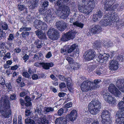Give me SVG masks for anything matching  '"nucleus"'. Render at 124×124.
Listing matches in <instances>:
<instances>
[{"mask_svg":"<svg viewBox=\"0 0 124 124\" xmlns=\"http://www.w3.org/2000/svg\"><path fill=\"white\" fill-rule=\"evenodd\" d=\"M81 65L80 64L77 62H75L73 64V66L71 68L72 70H77L79 69Z\"/></svg>","mask_w":124,"mask_h":124,"instance_id":"a19ab883","label":"nucleus"},{"mask_svg":"<svg viewBox=\"0 0 124 124\" xmlns=\"http://www.w3.org/2000/svg\"><path fill=\"white\" fill-rule=\"evenodd\" d=\"M66 60L68 61L69 63L70 64H71L73 63L74 60L72 58L70 57H66Z\"/></svg>","mask_w":124,"mask_h":124,"instance_id":"052dcab7","label":"nucleus"},{"mask_svg":"<svg viewBox=\"0 0 124 124\" xmlns=\"http://www.w3.org/2000/svg\"><path fill=\"white\" fill-rule=\"evenodd\" d=\"M55 24L56 28L60 31H64L67 27V23L62 21L56 22Z\"/></svg>","mask_w":124,"mask_h":124,"instance_id":"f8f14e48","label":"nucleus"},{"mask_svg":"<svg viewBox=\"0 0 124 124\" xmlns=\"http://www.w3.org/2000/svg\"><path fill=\"white\" fill-rule=\"evenodd\" d=\"M109 57V55L107 54H102L99 53L97 54L96 57L94 59V60H96L100 63H104L107 61Z\"/></svg>","mask_w":124,"mask_h":124,"instance_id":"1a4fd4ad","label":"nucleus"},{"mask_svg":"<svg viewBox=\"0 0 124 124\" xmlns=\"http://www.w3.org/2000/svg\"><path fill=\"white\" fill-rule=\"evenodd\" d=\"M14 38L15 37L13 34H10L7 39L8 41L7 42L8 44L10 46L12 44V42Z\"/></svg>","mask_w":124,"mask_h":124,"instance_id":"a878e982","label":"nucleus"},{"mask_svg":"<svg viewBox=\"0 0 124 124\" xmlns=\"http://www.w3.org/2000/svg\"><path fill=\"white\" fill-rule=\"evenodd\" d=\"M96 0H82V4L78 6L79 11L87 15L89 14L94 9Z\"/></svg>","mask_w":124,"mask_h":124,"instance_id":"f257e3e1","label":"nucleus"},{"mask_svg":"<svg viewBox=\"0 0 124 124\" xmlns=\"http://www.w3.org/2000/svg\"><path fill=\"white\" fill-rule=\"evenodd\" d=\"M67 47V52L68 54H71L72 53V54L70 55V56H71L73 57L74 56V50L76 49V52L77 53H78L77 50L78 49H77L78 47V46L77 44H74L72 45H71L70 46L69 45L67 46H66Z\"/></svg>","mask_w":124,"mask_h":124,"instance_id":"9d476101","label":"nucleus"},{"mask_svg":"<svg viewBox=\"0 0 124 124\" xmlns=\"http://www.w3.org/2000/svg\"><path fill=\"white\" fill-rule=\"evenodd\" d=\"M41 65L45 70H48L50 69V67H52L54 65V64L52 62H41Z\"/></svg>","mask_w":124,"mask_h":124,"instance_id":"412c9836","label":"nucleus"},{"mask_svg":"<svg viewBox=\"0 0 124 124\" xmlns=\"http://www.w3.org/2000/svg\"><path fill=\"white\" fill-rule=\"evenodd\" d=\"M41 5L42 6L41 7L44 8H47L49 5V2L47 0H41Z\"/></svg>","mask_w":124,"mask_h":124,"instance_id":"f704fd0d","label":"nucleus"},{"mask_svg":"<svg viewBox=\"0 0 124 124\" xmlns=\"http://www.w3.org/2000/svg\"><path fill=\"white\" fill-rule=\"evenodd\" d=\"M116 85L122 92L124 93V79H118L116 82Z\"/></svg>","mask_w":124,"mask_h":124,"instance_id":"4468645a","label":"nucleus"},{"mask_svg":"<svg viewBox=\"0 0 124 124\" xmlns=\"http://www.w3.org/2000/svg\"><path fill=\"white\" fill-rule=\"evenodd\" d=\"M18 8L20 11H23L25 14L27 13L28 12L27 9L24 5L19 4L18 6Z\"/></svg>","mask_w":124,"mask_h":124,"instance_id":"bb28decb","label":"nucleus"},{"mask_svg":"<svg viewBox=\"0 0 124 124\" xmlns=\"http://www.w3.org/2000/svg\"><path fill=\"white\" fill-rule=\"evenodd\" d=\"M0 25L3 30H7L8 28V25L6 23L1 22L0 23Z\"/></svg>","mask_w":124,"mask_h":124,"instance_id":"ea45409f","label":"nucleus"},{"mask_svg":"<svg viewBox=\"0 0 124 124\" xmlns=\"http://www.w3.org/2000/svg\"><path fill=\"white\" fill-rule=\"evenodd\" d=\"M81 90L83 92L93 90L97 87V86L93 84V82L89 80L84 81L81 83L80 86Z\"/></svg>","mask_w":124,"mask_h":124,"instance_id":"20e7f679","label":"nucleus"},{"mask_svg":"<svg viewBox=\"0 0 124 124\" xmlns=\"http://www.w3.org/2000/svg\"><path fill=\"white\" fill-rule=\"evenodd\" d=\"M42 109L40 107L37 108L35 110V114L37 115L38 114L40 116L39 118L41 117V114H43L41 113Z\"/></svg>","mask_w":124,"mask_h":124,"instance_id":"49530a36","label":"nucleus"},{"mask_svg":"<svg viewBox=\"0 0 124 124\" xmlns=\"http://www.w3.org/2000/svg\"><path fill=\"white\" fill-rule=\"evenodd\" d=\"M101 104L97 100L94 99L89 104L88 108L90 113L94 115L98 113L100 111Z\"/></svg>","mask_w":124,"mask_h":124,"instance_id":"7ed1b4c3","label":"nucleus"},{"mask_svg":"<svg viewBox=\"0 0 124 124\" xmlns=\"http://www.w3.org/2000/svg\"><path fill=\"white\" fill-rule=\"evenodd\" d=\"M31 27H28L25 26H23L20 29L19 31H29L31 30Z\"/></svg>","mask_w":124,"mask_h":124,"instance_id":"c03bdc74","label":"nucleus"},{"mask_svg":"<svg viewBox=\"0 0 124 124\" xmlns=\"http://www.w3.org/2000/svg\"><path fill=\"white\" fill-rule=\"evenodd\" d=\"M117 88L114 85L111 84L109 85L108 89L111 93H112Z\"/></svg>","mask_w":124,"mask_h":124,"instance_id":"58836bf2","label":"nucleus"},{"mask_svg":"<svg viewBox=\"0 0 124 124\" xmlns=\"http://www.w3.org/2000/svg\"><path fill=\"white\" fill-rule=\"evenodd\" d=\"M91 29L94 35L99 33L102 30V28L101 26L98 24L93 26Z\"/></svg>","mask_w":124,"mask_h":124,"instance_id":"f3484780","label":"nucleus"},{"mask_svg":"<svg viewBox=\"0 0 124 124\" xmlns=\"http://www.w3.org/2000/svg\"><path fill=\"white\" fill-rule=\"evenodd\" d=\"M70 22L71 23H73V25L79 27L81 28H82L83 27L84 24L79 22L78 21H76L75 22V19L73 18H71L70 19Z\"/></svg>","mask_w":124,"mask_h":124,"instance_id":"aec40b11","label":"nucleus"},{"mask_svg":"<svg viewBox=\"0 0 124 124\" xmlns=\"http://www.w3.org/2000/svg\"><path fill=\"white\" fill-rule=\"evenodd\" d=\"M104 19L106 20L109 22H110L111 23V14H107L104 16Z\"/></svg>","mask_w":124,"mask_h":124,"instance_id":"8fccbe9b","label":"nucleus"},{"mask_svg":"<svg viewBox=\"0 0 124 124\" xmlns=\"http://www.w3.org/2000/svg\"><path fill=\"white\" fill-rule=\"evenodd\" d=\"M77 113L76 111L74 110H72L70 113L66 116V121L68 122L70 121H73L77 118Z\"/></svg>","mask_w":124,"mask_h":124,"instance_id":"9b49d317","label":"nucleus"},{"mask_svg":"<svg viewBox=\"0 0 124 124\" xmlns=\"http://www.w3.org/2000/svg\"><path fill=\"white\" fill-rule=\"evenodd\" d=\"M34 43L37 48H40L42 47L43 45V41L38 39H35Z\"/></svg>","mask_w":124,"mask_h":124,"instance_id":"393cba45","label":"nucleus"},{"mask_svg":"<svg viewBox=\"0 0 124 124\" xmlns=\"http://www.w3.org/2000/svg\"><path fill=\"white\" fill-rule=\"evenodd\" d=\"M58 77L60 80L63 81H64L66 79V78L64 76L62 75H58Z\"/></svg>","mask_w":124,"mask_h":124,"instance_id":"69168bd1","label":"nucleus"},{"mask_svg":"<svg viewBox=\"0 0 124 124\" xmlns=\"http://www.w3.org/2000/svg\"><path fill=\"white\" fill-rule=\"evenodd\" d=\"M101 117V118H111L110 113L108 111L104 110L102 112Z\"/></svg>","mask_w":124,"mask_h":124,"instance_id":"5701e85b","label":"nucleus"},{"mask_svg":"<svg viewBox=\"0 0 124 124\" xmlns=\"http://www.w3.org/2000/svg\"><path fill=\"white\" fill-rule=\"evenodd\" d=\"M42 55V54L40 52H39L34 54L33 58L34 61H37L40 60V57Z\"/></svg>","mask_w":124,"mask_h":124,"instance_id":"473e14b6","label":"nucleus"},{"mask_svg":"<svg viewBox=\"0 0 124 124\" xmlns=\"http://www.w3.org/2000/svg\"><path fill=\"white\" fill-rule=\"evenodd\" d=\"M3 104L2 107H0V112L3 117L8 118L10 115V102L6 97L3 99Z\"/></svg>","mask_w":124,"mask_h":124,"instance_id":"f03ea898","label":"nucleus"},{"mask_svg":"<svg viewBox=\"0 0 124 124\" xmlns=\"http://www.w3.org/2000/svg\"><path fill=\"white\" fill-rule=\"evenodd\" d=\"M124 111H118L115 114V118L116 122H121V118H122L123 121V123H124Z\"/></svg>","mask_w":124,"mask_h":124,"instance_id":"2eb2a0df","label":"nucleus"},{"mask_svg":"<svg viewBox=\"0 0 124 124\" xmlns=\"http://www.w3.org/2000/svg\"><path fill=\"white\" fill-rule=\"evenodd\" d=\"M41 117L38 120L37 122L38 123H40L39 124H48L49 121L46 118V115L43 114H41Z\"/></svg>","mask_w":124,"mask_h":124,"instance_id":"6ab92c4d","label":"nucleus"},{"mask_svg":"<svg viewBox=\"0 0 124 124\" xmlns=\"http://www.w3.org/2000/svg\"><path fill=\"white\" fill-rule=\"evenodd\" d=\"M92 121V119L89 118L85 117L84 118V119L83 120V122L85 124H89Z\"/></svg>","mask_w":124,"mask_h":124,"instance_id":"603ef678","label":"nucleus"},{"mask_svg":"<svg viewBox=\"0 0 124 124\" xmlns=\"http://www.w3.org/2000/svg\"><path fill=\"white\" fill-rule=\"evenodd\" d=\"M68 110V108H61L59 109L58 111V114L59 116H60L62 115L64 113L67 112Z\"/></svg>","mask_w":124,"mask_h":124,"instance_id":"2f4dec72","label":"nucleus"},{"mask_svg":"<svg viewBox=\"0 0 124 124\" xmlns=\"http://www.w3.org/2000/svg\"><path fill=\"white\" fill-rule=\"evenodd\" d=\"M94 49H90L85 52L84 58L86 60H93L94 58L96 53Z\"/></svg>","mask_w":124,"mask_h":124,"instance_id":"6e6552de","label":"nucleus"},{"mask_svg":"<svg viewBox=\"0 0 124 124\" xmlns=\"http://www.w3.org/2000/svg\"><path fill=\"white\" fill-rule=\"evenodd\" d=\"M67 122L66 121V117L65 118L59 117L57 118L55 123V124H66Z\"/></svg>","mask_w":124,"mask_h":124,"instance_id":"b1692460","label":"nucleus"},{"mask_svg":"<svg viewBox=\"0 0 124 124\" xmlns=\"http://www.w3.org/2000/svg\"><path fill=\"white\" fill-rule=\"evenodd\" d=\"M41 25L40 29H41L43 30H46L47 29V25L46 23L43 22V23Z\"/></svg>","mask_w":124,"mask_h":124,"instance_id":"13d9d810","label":"nucleus"},{"mask_svg":"<svg viewBox=\"0 0 124 124\" xmlns=\"http://www.w3.org/2000/svg\"><path fill=\"white\" fill-rule=\"evenodd\" d=\"M100 23L101 25L103 26L110 25L111 24V23L110 22H109V21H108L105 19L101 20L100 22Z\"/></svg>","mask_w":124,"mask_h":124,"instance_id":"72a5a7b5","label":"nucleus"},{"mask_svg":"<svg viewBox=\"0 0 124 124\" xmlns=\"http://www.w3.org/2000/svg\"><path fill=\"white\" fill-rule=\"evenodd\" d=\"M114 59H116L117 61L118 60L119 61L123 62L124 61V57L122 55H119L118 54H117L115 57Z\"/></svg>","mask_w":124,"mask_h":124,"instance_id":"c9c22d12","label":"nucleus"},{"mask_svg":"<svg viewBox=\"0 0 124 124\" xmlns=\"http://www.w3.org/2000/svg\"><path fill=\"white\" fill-rule=\"evenodd\" d=\"M107 102L109 103L112 104L113 105H115L116 103V100L115 97H114L112 95L109 97L108 100H107Z\"/></svg>","mask_w":124,"mask_h":124,"instance_id":"e433bc0d","label":"nucleus"},{"mask_svg":"<svg viewBox=\"0 0 124 124\" xmlns=\"http://www.w3.org/2000/svg\"><path fill=\"white\" fill-rule=\"evenodd\" d=\"M44 109V111L46 114L51 113L54 111V108L52 107H45Z\"/></svg>","mask_w":124,"mask_h":124,"instance_id":"c756f323","label":"nucleus"},{"mask_svg":"<svg viewBox=\"0 0 124 124\" xmlns=\"http://www.w3.org/2000/svg\"><path fill=\"white\" fill-rule=\"evenodd\" d=\"M102 43V42H101V40L96 41L94 43L93 47L94 49H95L96 51L97 50V49H96L98 47L99 48V47L101 46L102 44L103 45Z\"/></svg>","mask_w":124,"mask_h":124,"instance_id":"7c9ffc66","label":"nucleus"},{"mask_svg":"<svg viewBox=\"0 0 124 124\" xmlns=\"http://www.w3.org/2000/svg\"><path fill=\"white\" fill-rule=\"evenodd\" d=\"M26 1L28 2L30 6H28L29 10L30 11L33 10L34 9L36 8L38 6V4L33 0H27Z\"/></svg>","mask_w":124,"mask_h":124,"instance_id":"dca6fc26","label":"nucleus"},{"mask_svg":"<svg viewBox=\"0 0 124 124\" xmlns=\"http://www.w3.org/2000/svg\"><path fill=\"white\" fill-rule=\"evenodd\" d=\"M123 22L122 21L118 20L115 22V23L116 25V29L118 30H120L122 29L123 27Z\"/></svg>","mask_w":124,"mask_h":124,"instance_id":"c85d7f7f","label":"nucleus"},{"mask_svg":"<svg viewBox=\"0 0 124 124\" xmlns=\"http://www.w3.org/2000/svg\"><path fill=\"white\" fill-rule=\"evenodd\" d=\"M47 18V20L48 23H50L52 20L54 19L55 17L54 16H49L46 15Z\"/></svg>","mask_w":124,"mask_h":124,"instance_id":"bf43d9fd","label":"nucleus"},{"mask_svg":"<svg viewBox=\"0 0 124 124\" xmlns=\"http://www.w3.org/2000/svg\"><path fill=\"white\" fill-rule=\"evenodd\" d=\"M29 35V32L27 31H24L21 34L23 38H25L26 37L28 36Z\"/></svg>","mask_w":124,"mask_h":124,"instance_id":"3c124183","label":"nucleus"},{"mask_svg":"<svg viewBox=\"0 0 124 124\" xmlns=\"http://www.w3.org/2000/svg\"><path fill=\"white\" fill-rule=\"evenodd\" d=\"M101 121L102 124H111L112 121L111 118H101Z\"/></svg>","mask_w":124,"mask_h":124,"instance_id":"cd10ccee","label":"nucleus"},{"mask_svg":"<svg viewBox=\"0 0 124 124\" xmlns=\"http://www.w3.org/2000/svg\"><path fill=\"white\" fill-rule=\"evenodd\" d=\"M40 29H38V30L35 31L36 34L38 36L39 38V36H40L42 33V32Z\"/></svg>","mask_w":124,"mask_h":124,"instance_id":"e2e57ef3","label":"nucleus"},{"mask_svg":"<svg viewBox=\"0 0 124 124\" xmlns=\"http://www.w3.org/2000/svg\"><path fill=\"white\" fill-rule=\"evenodd\" d=\"M0 84L2 85H4L5 84V80L2 77H0Z\"/></svg>","mask_w":124,"mask_h":124,"instance_id":"774afa93","label":"nucleus"},{"mask_svg":"<svg viewBox=\"0 0 124 124\" xmlns=\"http://www.w3.org/2000/svg\"><path fill=\"white\" fill-rule=\"evenodd\" d=\"M64 81L66 82L67 85L69 87L71 86V85H72V83H71V80L70 78L68 77L66 78V79H65V80Z\"/></svg>","mask_w":124,"mask_h":124,"instance_id":"a18cd8bd","label":"nucleus"},{"mask_svg":"<svg viewBox=\"0 0 124 124\" xmlns=\"http://www.w3.org/2000/svg\"><path fill=\"white\" fill-rule=\"evenodd\" d=\"M95 14L97 15V16L100 18H101L103 16V12L100 10L96 12V14Z\"/></svg>","mask_w":124,"mask_h":124,"instance_id":"0e129e2a","label":"nucleus"},{"mask_svg":"<svg viewBox=\"0 0 124 124\" xmlns=\"http://www.w3.org/2000/svg\"><path fill=\"white\" fill-rule=\"evenodd\" d=\"M25 124H36L34 121L30 118H27L25 120Z\"/></svg>","mask_w":124,"mask_h":124,"instance_id":"79ce46f5","label":"nucleus"},{"mask_svg":"<svg viewBox=\"0 0 124 124\" xmlns=\"http://www.w3.org/2000/svg\"><path fill=\"white\" fill-rule=\"evenodd\" d=\"M39 13L42 15L46 16V11L45 8H42L40 7L39 9Z\"/></svg>","mask_w":124,"mask_h":124,"instance_id":"de8ad7c7","label":"nucleus"},{"mask_svg":"<svg viewBox=\"0 0 124 124\" xmlns=\"http://www.w3.org/2000/svg\"><path fill=\"white\" fill-rule=\"evenodd\" d=\"M39 38L41 39H46V34L42 33L41 35L39 36Z\"/></svg>","mask_w":124,"mask_h":124,"instance_id":"680f3d73","label":"nucleus"},{"mask_svg":"<svg viewBox=\"0 0 124 124\" xmlns=\"http://www.w3.org/2000/svg\"><path fill=\"white\" fill-rule=\"evenodd\" d=\"M53 10L52 9H49L46 10V15L51 16H54L53 15Z\"/></svg>","mask_w":124,"mask_h":124,"instance_id":"4d7b16f0","label":"nucleus"},{"mask_svg":"<svg viewBox=\"0 0 124 124\" xmlns=\"http://www.w3.org/2000/svg\"><path fill=\"white\" fill-rule=\"evenodd\" d=\"M103 72V69L101 68L98 69L96 70L94 72L95 74L99 75L102 74Z\"/></svg>","mask_w":124,"mask_h":124,"instance_id":"6e6d98bb","label":"nucleus"},{"mask_svg":"<svg viewBox=\"0 0 124 124\" xmlns=\"http://www.w3.org/2000/svg\"><path fill=\"white\" fill-rule=\"evenodd\" d=\"M100 19V18L97 16V15L95 14L93 15V20L94 22H97Z\"/></svg>","mask_w":124,"mask_h":124,"instance_id":"5fc2aeb1","label":"nucleus"},{"mask_svg":"<svg viewBox=\"0 0 124 124\" xmlns=\"http://www.w3.org/2000/svg\"><path fill=\"white\" fill-rule=\"evenodd\" d=\"M47 34L51 40H54L57 39L59 36V33L56 29L54 28H50L48 30Z\"/></svg>","mask_w":124,"mask_h":124,"instance_id":"39448f33","label":"nucleus"},{"mask_svg":"<svg viewBox=\"0 0 124 124\" xmlns=\"http://www.w3.org/2000/svg\"><path fill=\"white\" fill-rule=\"evenodd\" d=\"M101 94L103 96L104 100L106 101L108 100V99L112 95L106 89H103L101 92Z\"/></svg>","mask_w":124,"mask_h":124,"instance_id":"a211bd4d","label":"nucleus"},{"mask_svg":"<svg viewBox=\"0 0 124 124\" xmlns=\"http://www.w3.org/2000/svg\"><path fill=\"white\" fill-rule=\"evenodd\" d=\"M76 33V31L74 30L69 31L62 35L61 38V40L66 41L70 39H73L75 37V35Z\"/></svg>","mask_w":124,"mask_h":124,"instance_id":"0eeeda50","label":"nucleus"},{"mask_svg":"<svg viewBox=\"0 0 124 124\" xmlns=\"http://www.w3.org/2000/svg\"><path fill=\"white\" fill-rule=\"evenodd\" d=\"M109 66L110 69L112 70H117L118 68V61L114 59L109 61Z\"/></svg>","mask_w":124,"mask_h":124,"instance_id":"ddd939ff","label":"nucleus"},{"mask_svg":"<svg viewBox=\"0 0 124 124\" xmlns=\"http://www.w3.org/2000/svg\"><path fill=\"white\" fill-rule=\"evenodd\" d=\"M112 93L116 97H119L120 96L121 92L117 88Z\"/></svg>","mask_w":124,"mask_h":124,"instance_id":"09e8293b","label":"nucleus"},{"mask_svg":"<svg viewBox=\"0 0 124 124\" xmlns=\"http://www.w3.org/2000/svg\"><path fill=\"white\" fill-rule=\"evenodd\" d=\"M70 11V9L69 7L67 6L64 5L61 12L57 10L56 13L57 15H59V16L61 18L65 19L67 18V16L69 15V13Z\"/></svg>","mask_w":124,"mask_h":124,"instance_id":"423d86ee","label":"nucleus"},{"mask_svg":"<svg viewBox=\"0 0 124 124\" xmlns=\"http://www.w3.org/2000/svg\"><path fill=\"white\" fill-rule=\"evenodd\" d=\"M111 22L113 21L115 22L119 20L117 15L115 13L111 14Z\"/></svg>","mask_w":124,"mask_h":124,"instance_id":"4c0bfd02","label":"nucleus"},{"mask_svg":"<svg viewBox=\"0 0 124 124\" xmlns=\"http://www.w3.org/2000/svg\"><path fill=\"white\" fill-rule=\"evenodd\" d=\"M113 46V43L111 41H109L105 45H104L103 46L105 48H107L108 47H111Z\"/></svg>","mask_w":124,"mask_h":124,"instance_id":"864d4df0","label":"nucleus"},{"mask_svg":"<svg viewBox=\"0 0 124 124\" xmlns=\"http://www.w3.org/2000/svg\"><path fill=\"white\" fill-rule=\"evenodd\" d=\"M43 22L39 20H35L33 23L34 27L38 29H40Z\"/></svg>","mask_w":124,"mask_h":124,"instance_id":"4be33fe9","label":"nucleus"},{"mask_svg":"<svg viewBox=\"0 0 124 124\" xmlns=\"http://www.w3.org/2000/svg\"><path fill=\"white\" fill-rule=\"evenodd\" d=\"M119 109L122 111H124V102L121 101L119 102L118 104Z\"/></svg>","mask_w":124,"mask_h":124,"instance_id":"37998d69","label":"nucleus"},{"mask_svg":"<svg viewBox=\"0 0 124 124\" xmlns=\"http://www.w3.org/2000/svg\"><path fill=\"white\" fill-rule=\"evenodd\" d=\"M56 3L57 5L59 7L61 6L63 4L62 0H58Z\"/></svg>","mask_w":124,"mask_h":124,"instance_id":"338daca9","label":"nucleus"}]
</instances>
